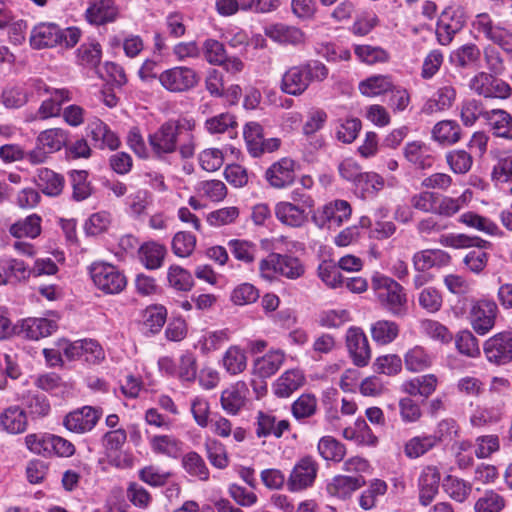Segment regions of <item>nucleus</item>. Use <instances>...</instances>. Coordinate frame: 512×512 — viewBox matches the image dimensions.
Here are the masks:
<instances>
[{
  "label": "nucleus",
  "mask_w": 512,
  "mask_h": 512,
  "mask_svg": "<svg viewBox=\"0 0 512 512\" xmlns=\"http://www.w3.org/2000/svg\"><path fill=\"white\" fill-rule=\"evenodd\" d=\"M182 464L190 475L198 477L202 481L209 479V470L204 459L198 453L194 451L187 453L182 459Z\"/></svg>",
  "instance_id": "57"
},
{
  "label": "nucleus",
  "mask_w": 512,
  "mask_h": 512,
  "mask_svg": "<svg viewBox=\"0 0 512 512\" xmlns=\"http://www.w3.org/2000/svg\"><path fill=\"white\" fill-rule=\"evenodd\" d=\"M265 179L275 189L290 186L295 180V162L290 158H282L273 163L265 172Z\"/></svg>",
  "instance_id": "17"
},
{
  "label": "nucleus",
  "mask_w": 512,
  "mask_h": 512,
  "mask_svg": "<svg viewBox=\"0 0 512 512\" xmlns=\"http://www.w3.org/2000/svg\"><path fill=\"white\" fill-rule=\"evenodd\" d=\"M393 84L390 77L385 75H375L360 82L359 90L365 96H378L392 90Z\"/></svg>",
  "instance_id": "51"
},
{
  "label": "nucleus",
  "mask_w": 512,
  "mask_h": 512,
  "mask_svg": "<svg viewBox=\"0 0 512 512\" xmlns=\"http://www.w3.org/2000/svg\"><path fill=\"white\" fill-rule=\"evenodd\" d=\"M30 275V268L21 260L10 258L0 262V285L23 281Z\"/></svg>",
  "instance_id": "32"
},
{
  "label": "nucleus",
  "mask_w": 512,
  "mask_h": 512,
  "mask_svg": "<svg viewBox=\"0 0 512 512\" xmlns=\"http://www.w3.org/2000/svg\"><path fill=\"white\" fill-rule=\"evenodd\" d=\"M275 215L282 224L294 228L303 226L308 219L307 208L289 201L277 203L275 206Z\"/></svg>",
  "instance_id": "22"
},
{
  "label": "nucleus",
  "mask_w": 512,
  "mask_h": 512,
  "mask_svg": "<svg viewBox=\"0 0 512 512\" xmlns=\"http://www.w3.org/2000/svg\"><path fill=\"white\" fill-rule=\"evenodd\" d=\"M228 247L238 261L245 264H251L255 261L258 249L253 242L244 239H232L228 242Z\"/></svg>",
  "instance_id": "50"
},
{
  "label": "nucleus",
  "mask_w": 512,
  "mask_h": 512,
  "mask_svg": "<svg viewBox=\"0 0 512 512\" xmlns=\"http://www.w3.org/2000/svg\"><path fill=\"white\" fill-rule=\"evenodd\" d=\"M504 505L503 497L491 490L476 501L474 509L475 512H500Z\"/></svg>",
  "instance_id": "64"
},
{
  "label": "nucleus",
  "mask_w": 512,
  "mask_h": 512,
  "mask_svg": "<svg viewBox=\"0 0 512 512\" xmlns=\"http://www.w3.org/2000/svg\"><path fill=\"white\" fill-rule=\"evenodd\" d=\"M244 138L250 154L254 157L261 155V142L264 141L263 128L256 122H250L245 126Z\"/></svg>",
  "instance_id": "58"
},
{
  "label": "nucleus",
  "mask_w": 512,
  "mask_h": 512,
  "mask_svg": "<svg viewBox=\"0 0 512 512\" xmlns=\"http://www.w3.org/2000/svg\"><path fill=\"white\" fill-rule=\"evenodd\" d=\"M118 14L114 0H94L86 10V18L91 24L102 25L112 22Z\"/></svg>",
  "instance_id": "29"
},
{
  "label": "nucleus",
  "mask_w": 512,
  "mask_h": 512,
  "mask_svg": "<svg viewBox=\"0 0 512 512\" xmlns=\"http://www.w3.org/2000/svg\"><path fill=\"white\" fill-rule=\"evenodd\" d=\"M473 26L479 33L484 34L487 39L498 44L503 50L512 52V33L499 25H495L487 13L478 14Z\"/></svg>",
  "instance_id": "12"
},
{
  "label": "nucleus",
  "mask_w": 512,
  "mask_h": 512,
  "mask_svg": "<svg viewBox=\"0 0 512 512\" xmlns=\"http://www.w3.org/2000/svg\"><path fill=\"white\" fill-rule=\"evenodd\" d=\"M437 200L438 193L424 190L410 197V205L420 212L435 214Z\"/></svg>",
  "instance_id": "60"
},
{
  "label": "nucleus",
  "mask_w": 512,
  "mask_h": 512,
  "mask_svg": "<svg viewBox=\"0 0 512 512\" xmlns=\"http://www.w3.org/2000/svg\"><path fill=\"white\" fill-rule=\"evenodd\" d=\"M165 255L166 248L155 242L145 243L139 249V258L142 264L151 270L161 267Z\"/></svg>",
  "instance_id": "42"
},
{
  "label": "nucleus",
  "mask_w": 512,
  "mask_h": 512,
  "mask_svg": "<svg viewBox=\"0 0 512 512\" xmlns=\"http://www.w3.org/2000/svg\"><path fill=\"white\" fill-rule=\"evenodd\" d=\"M437 446L431 434H422L410 438L404 445V454L409 459H417Z\"/></svg>",
  "instance_id": "41"
},
{
  "label": "nucleus",
  "mask_w": 512,
  "mask_h": 512,
  "mask_svg": "<svg viewBox=\"0 0 512 512\" xmlns=\"http://www.w3.org/2000/svg\"><path fill=\"white\" fill-rule=\"evenodd\" d=\"M443 488L445 492L457 502H464L472 490L469 483L451 475L445 478Z\"/></svg>",
  "instance_id": "56"
},
{
  "label": "nucleus",
  "mask_w": 512,
  "mask_h": 512,
  "mask_svg": "<svg viewBox=\"0 0 512 512\" xmlns=\"http://www.w3.org/2000/svg\"><path fill=\"white\" fill-rule=\"evenodd\" d=\"M285 361V354L281 350H273L257 358L253 364V372L261 378L274 375Z\"/></svg>",
  "instance_id": "31"
},
{
  "label": "nucleus",
  "mask_w": 512,
  "mask_h": 512,
  "mask_svg": "<svg viewBox=\"0 0 512 512\" xmlns=\"http://www.w3.org/2000/svg\"><path fill=\"white\" fill-rule=\"evenodd\" d=\"M440 472L435 466H426L419 477V500L424 506L430 504L438 493Z\"/></svg>",
  "instance_id": "23"
},
{
  "label": "nucleus",
  "mask_w": 512,
  "mask_h": 512,
  "mask_svg": "<svg viewBox=\"0 0 512 512\" xmlns=\"http://www.w3.org/2000/svg\"><path fill=\"white\" fill-rule=\"evenodd\" d=\"M42 218L37 214H31L20 219L9 227V233L15 238L35 239L41 234Z\"/></svg>",
  "instance_id": "37"
},
{
  "label": "nucleus",
  "mask_w": 512,
  "mask_h": 512,
  "mask_svg": "<svg viewBox=\"0 0 512 512\" xmlns=\"http://www.w3.org/2000/svg\"><path fill=\"white\" fill-rule=\"evenodd\" d=\"M404 364L410 372H421L432 365V357L423 347L415 346L405 353Z\"/></svg>",
  "instance_id": "47"
},
{
  "label": "nucleus",
  "mask_w": 512,
  "mask_h": 512,
  "mask_svg": "<svg viewBox=\"0 0 512 512\" xmlns=\"http://www.w3.org/2000/svg\"><path fill=\"white\" fill-rule=\"evenodd\" d=\"M354 53L360 62L367 65L386 63L390 59L388 51L380 46L356 45Z\"/></svg>",
  "instance_id": "46"
},
{
  "label": "nucleus",
  "mask_w": 512,
  "mask_h": 512,
  "mask_svg": "<svg viewBox=\"0 0 512 512\" xmlns=\"http://www.w3.org/2000/svg\"><path fill=\"white\" fill-rule=\"evenodd\" d=\"M194 123L188 120H169L163 123L154 133L149 135V144L152 151L162 157L176 151L178 140L183 136L184 130L192 131Z\"/></svg>",
  "instance_id": "3"
},
{
  "label": "nucleus",
  "mask_w": 512,
  "mask_h": 512,
  "mask_svg": "<svg viewBox=\"0 0 512 512\" xmlns=\"http://www.w3.org/2000/svg\"><path fill=\"white\" fill-rule=\"evenodd\" d=\"M458 222L467 226L468 228L474 229L487 235L498 234V227L494 222L473 211H468L461 214L458 218Z\"/></svg>",
  "instance_id": "45"
},
{
  "label": "nucleus",
  "mask_w": 512,
  "mask_h": 512,
  "mask_svg": "<svg viewBox=\"0 0 512 512\" xmlns=\"http://www.w3.org/2000/svg\"><path fill=\"white\" fill-rule=\"evenodd\" d=\"M319 470L318 462L312 456L300 458L287 479V487L291 492H298L311 487Z\"/></svg>",
  "instance_id": "8"
},
{
  "label": "nucleus",
  "mask_w": 512,
  "mask_h": 512,
  "mask_svg": "<svg viewBox=\"0 0 512 512\" xmlns=\"http://www.w3.org/2000/svg\"><path fill=\"white\" fill-rule=\"evenodd\" d=\"M399 334V326L389 320H379L371 326L372 339L381 345L391 343Z\"/></svg>",
  "instance_id": "48"
},
{
  "label": "nucleus",
  "mask_w": 512,
  "mask_h": 512,
  "mask_svg": "<svg viewBox=\"0 0 512 512\" xmlns=\"http://www.w3.org/2000/svg\"><path fill=\"white\" fill-rule=\"evenodd\" d=\"M102 416V409L92 406H83L68 413L64 420V426L75 433L91 431Z\"/></svg>",
  "instance_id": "11"
},
{
  "label": "nucleus",
  "mask_w": 512,
  "mask_h": 512,
  "mask_svg": "<svg viewBox=\"0 0 512 512\" xmlns=\"http://www.w3.org/2000/svg\"><path fill=\"white\" fill-rule=\"evenodd\" d=\"M387 491V484L379 479L373 480L369 487L364 490L359 497V506L363 510H370L376 506L379 496H382Z\"/></svg>",
  "instance_id": "55"
},
{
  "label": "nucleus",
  "mask_w": 512,
  "mask_h": 512,
  "mask_svg": "<svg viewBox=\"0 0 512 512\" xmlns=\"http://www.w3.org/2000/svg\"><path fill=\"white\" fill-rule=\"evenodd\" d=\"M472 199V191L466 189L458 197H450L438 194L436 213L442 217H452L463 209Z\"/></svg>",
  "instance_id": "33"
},
{
  "label": "nucleus",
  "mask_w": 512,
  "mask_h": 512,
  "mask_svg": "<svg viewBox=\"0 0 512 512\" xmlns=\"http://www.w3.org/2000/svg\"><path fill=\"white\" fill-rule=\"evenodd\" d=\"M432 135L437 142L452 145L459 141L461 128L455 121L443 120L434 126Z\"/></svg>",
  "instance_id": "44"
},
{
  "label": "nucleus",
  "mask_w": 512,
  "mask_h": 512,
  "mask_svg": "<svg viewBox=\"0 0 512 512\" xmlns=\"http://www.w3.org/2000/svg\"><path fill=\"white\" fill-rule=\"evenodd\" d=\"M380 304L392 315L402 317L407 313V296L402 285L394 279L376 274L371 280Z\"/></svg>",
  "instance_id": "2"
},
{
  "label": "nucleus",
  "mask_w": 512,
  "mask_h": 512,
  "mask_svg": "<svg viewBox=\"0 0 512 512\" xmlns=\"http://www.w3.org/2000/svg\"><path fill=\"white\" fill-rule=\"evenodd\" d=\"M486 360L495 366H504L512 362V332L504 331L488 338L483 344Z\"/></svg>",
  "instance_id": "7"
},
{
  "label": "nucleus",
  "mask_w": 512,
  "mask_h": 512,
  "mask_svg": "<svg viewBox=\"0 0 512 512\" xmlns=\"http://www.w3.org/2000/svg\"><path fill=\"white\" fill-rule=\"evenodd\" d=\"M248 395V385L244 381H237L222 391L221 407L229 415H237L246 405Z\"/></svg>",
  "instance_id": "16"
},
{
  "label": "nucleus",
  "mask_w": 512,
  "mask_h": 512,
  "mask_svg": "<svg viewBox=\"0 0 512 512\" xmlns=\"http://www.w3.org/2000/svg\"><path fill=\"white\" fill-rule=\"evenodd\" d=\"M497 305L492 300H479L475 302L470 311L473 329L480 335L488 333L495 324Z\"/></svg>",
  "instance_id": "13"
},
{
  "label": "nucleus",
  "mask_w": 512,
  "mask_h": 512,
  "mask_svg": "<svg viewBox=\"0 0 512 512\" xmlns=\"http://www.w3.org/2000/svg\"><path fill=\"white\" fill-rule=\"evenodd\" d=\"M289 427L290 424L287 420L276 421L274 415L262 411L257 414L255 433L259 438L268 436L280 438Z\"/></svg>",
  "instance_id": "27"
},
{
  "label": "nucleus",
  "mask_w": 512,
  "mask_h": 512,
  "mask_svg": "<svg viewBox=\"0 0 512 512\" xmlns=\"http://www.w3.org/2000/svg\"><path fill=\"white\" fill-rule=\"evenodd\" d=\"M480 55L481 52L476 45L466 44L451 53L450 61L456 67L467 68L477 63Z\"/></svg>",
  "instance_id": "49"
},
{
  "label": "nucleus",
  "mask_w": 512,
  "mask_h": 512,
  "mask_svg": "<svg viewBox=\"0 0 512 512\" xmlns=\"http://www.w3.org/2000/svg\"><path fill=\"white\" fill-rule=\"evenodd\" d=\"M35 182L45 195L51 197L59 196L65 186L64 177L49 168L38 169Z\"/></svg>",
  "instance_id": "30"
},
{
  "label": "nucleus",
  "mask_w": 512,
  "mask_h": 512,
  "mask_svg": "<svg viewBox=\"0 0 512 512\" xmlns=\"http://www.w3.org/2000/svg\"><path fill=\"white\" fill-rule=\"evenodd\" d=\"M318 451L325 460L340 462L343 460L345 446L331 436L322 437L318 443Z\"/></svg>",
  "instance_id": "53"
},
{
  "label": "nucleus",
  "mask_w": 512,
  "mask_h": 512,
  "mask_svg": "<svg viewBox=\"0 0 512 512\" xmlns=\"http://www.w3.org/2000/svg\"><path fill=\"white\" fill-rule=\"evenodd\" d=\"M464 24L465 20L461 12H443L436 27V35L439 43L441 45L450 44L455 34L463 28Z\"/></svg>",
  "instance_id": "20"
},
{
  "label": "nucleus",
  "mask_w": 512,
  "mask_h": 512,
  "mask_svg": "<svg viewBox=\"0 0 512 512\" xmlns=\"http://www.w3.org/2000/svg\"><path fill=\"white\" fill-rule=\"evenodd\" d=\"M329 75L328 68L320 61H309L288 68L282 76L280 89L282 92L300 96L313 81L322 82Z\"/></svg>",
  "instance_id": "1"
},
{
  "label": "nucleus",
  "mask_w": 512,
  "mask_h": 512,
  "mask_svg": "<svg viewBox=\"0 0 512 512\" xmlns=\"http://www.w3.org/2000/svg\"><path fill=\"white\" fill-rule=\"evenodd\" d=\"M399 415L405 424L418 422L423 415L422 409L417 401L411 397H403L398 402Z\"/></svg>",
  "instance_id": "63"
},
{
  "label": "nucleus",
  "mask_w": 512,
  "mask_h": 512,
  "mask_svg": "<svg viewBox=\"0 0 512 512\" xmlns=\"http://www.w3.org/2000/svg\"><path fill=\"white\" fill-rule=\"evenodd\" d=\"M419 307L428 314L439 312L443 306V296L439 289L433 286L423 287L416 294Z\"/></svg>",
  "instance_id": "40"
},
{
  "label": "nucleus",
  "mask_w": 512,
  "mask_h": 512,
  "mask_svg": "<svg viewBox=\"0 0 512 512\" xmlns=\"http://www.w3.org/2000/svg\"><path fill=\"white\" fill-rule=\"evenodd\" d=\"M101 56V46L98 43H84L77 49V62L84 67L96 68Z\"/></svg>",
  "instance_id": "54"
},
{
  "label": "nucleus",
  "mask_w": 512,
  "mask_h": 512,
  "mask_svg": "<svg viewBox=\"0 0 512 512\" xmlns=\"http://www.w3.org/2000/svg\"><path fill=\"white\" fill-rule=\"evenodd\" d=\"M69 140V131L54 127L41 131L36 142L41 147H44L50 154L60 151L63 147H66Z\"/></svg>",
  "instance_id": "34"
},
{
  "label": "nucleus",
  "mask_w": 512,
  "mask_h": 512,
  "mask_svg": "<svg viewBox=\"0 0 512 512\" xmlns=\"http://www.w3.org/2000/svg\"><path fill=\"white\" fill-rule=\"evenodd\" d=\"M405 158L420 169H427L433 165L434 158L430 149L422 142L407 143L404 149Z\"/></svg>",
  "instance_id": "36"
},
{
  "label": "nucleus",
  "mask_w": 512,
  "mask_h": 512,
  "mask_svg": "<svg viewBox=\"0 0 512 512\" xmlns=\"http://www.w3.org/2000/svg\"><path fill=\"white\" fill-rule=\"evenodd\" d=\"M305 382V377L299 369L285 371L273 384V392L279 398H288Z\"/></svg>",
  "instance_id": "28"
},
{
  "label": "nucleus",
  "mask_w": 512,
  "mask_h": 512,
  "mask_svg": "<svg viewBox=\"0 0 512 512\" xmlns=\"http://www.w3.org/2000/svg\"><path fill=\"white\" fill-rule=\"evenodd\" d=\"M450 255L441 249H425L416 252L412 261L417 272H425L433 267L446 266L450 263Z\"/></svg>",
  "instance_id": "25"
},
{
  "label": "nucleus",
  "mask_w": 512,
  "mask_h": 512,
  "mask_svg": "<svg viewBox=\"0 0 512 512\" xmlns=\"http://www.w3.org/2000/svg\"><path fill=\"white\" fill-rule=\"evenodd\" d=\"M90 274L95 286L107 294H118L127 285L124 274L109 263H93L90 267Z\"/></svg>",
  "instance_id": "5"
},
{
  "label": "nucleus",
  "mask_w": 512,
  "mask_h": 512,
  "mask_svg": "<svg viewBox=\"0 0 512 512\" xmlns=\"http://www.w3.org/2000/svg\"><path fill=\"white\" fill-rule=\"evenodd\" d=\"M60 42V27L55 23L42 22L31 30L30 44L35 49L54 47Z\"/></svg>",
  "instance_id": "21"
},
{
  "label": "nucleus",
  "mask_w": 512,
  "mask_h": 512,
  "mask_svg": "<svg viewBox=\"0 0 512 512\" xmlns=\"http://www.w3.org/2000/svg\"><path fill=\"white\" fill-rule=\"evenodd\" d=\"M158 79L160 84L170 92H185L194 88L200 77L192 68L177 66L163 71Z\"/></svg>",
  "instance_id": "9"
},
{
  "label": "nucleus",
  "mask_w": 512,
  "mask_h": 512,
  "mask_svg": "<svg viewBox=\"0 0 512 512\" xmlns=\"http://www.w3.org/2000/svg\"><path fill=\"white\" fill-rule=\"evenodd\" d=\"M33 88L39 96L48 95L53 103L60 106L61 111L62 105L72 100V93L69 89L50 87L42 80H35Z\"/></svg>",
  "instance_id": "52"
},
{
  "label": "nucleus",
  "mask_w": 512,
  "mask_h": 512,
  "mask_svg": "<svg viewBox=\"0 0 512 512\" xmlns=\"http://www.w3.org/2000/svg\"><path fill=\"white\" fill-rule=\"evenodd\" d=\"M365 483V478L361 475H337L327 484L326 490L330 496L347 500L352 497L355 491L363 487Z\"/></svg>",
  "instance_id": "19"
},
{
  "label": "nucleus",
  "mask_w": 512,
  "mask_h": 512,
  "mask_svg": "<svg viewBox=\"0 0 512 512\" xmlns=\"http://www.w3.org/2000/svg\"><path fill=\"white\" fill-rule=\"evenodd\" d=\"M484 118L488 121L496 136L512 139V117L509 113L495 109L485 112Z\"/></svg>",
  "instance_id": "38"
},
{
  "label": "nucleus",
  "mask_w": 512,
  "mask_h": 512,
  "mask_svg": "<svg viewBox=\"0 0 512 512\" xmlns=\"http://www.w3.org/2000/svg\"><path fill=\"white\" fill-rule=\"evenodd\" d=\"M57 328L54 320L29 317L16 324V334L30 340H39L50 336Z\"/></svg>",
  "instance_id": "15"
},
{
  "label": "nucleus",
  "mask_w": 512,
  "mask_h": 512,
  "mask_svg": "<svg viewBox=\"0 0 512 512\" xmlns=\"http://www.w3.org/2000/svg\"><path fill=\"white\" fill-rule=\"evenodd\" d=\"M351 214V205L339 199L319 208L313 215V221L319 228L337 229L350 219Z\"/></svg>",
  "instance_id": "6"
},
{
  "label": "nucleus",
  "mask_w": 512,
  "mask_h": 512,
  "mask_svg": "<svg viewBox=\"0 0 512 512\" xmlns=\"http://www.w3.org/2000/svg\"><path fill=\"white\" fill-rule=\"evenodd\" d=\"M259 272L267 280H273L276 275L297 279L304 274L305 268L296 257L271 253L260 261Z\"/></svg>",
  "instance_id": "4"
},
{
  "label": "nucleus",
  "mask_w": 512,
  "mask_h": 512,
  "mask_svg": "<svg viewBox=\"0 0 512 512\" xmlns=\"http://www.w3.org/2000/svg\"><path fill=\"white\" fill-rule=\"evenodd\" d=\"M346 345L356 366L364 367L368 364L371 351L368 339L361 328L350 327L347 330Z\"/></svg>",
  "instance_id": "14"
},
{
  "label": "nucleus",
  "mask_w": 512,
  "mask_h": 512,
  "mask_svg": "<svg viewBox=\"0 0 512 512\" xmlns=\"http://www.w3.org/2000/svg\"><path fill=\"white\" fill-rule=\"evenodd\" d=\"M456 99V89L450 83L440 86L434 95L426 101L423 112L432 114L451 108Z\"/></svg>",
  "instance_id": "26"
},
{
  "label": "nucleus",
  "mask_w": 512,
  "mask_h": 512,
  "mask_svg": "<svg viewBox=\"0 0 512 512\" xmlns=\"http://www.w3.org/2000/svg\"><path fill=\"white\" fill-rule=\"evenodd\" d=\"M90 133L92 139L100 147H108L111 150H115L120 145V140L114 132L101 120H95L90 125Z\"/></svg>",
  "instance_id": "43"
},
{
  "label": "nucleus",
  "mask_w": 512,
  "mask_h": 512,
  "mask_svg": "<svg viewBox=\"0 0 512 512\" xmlns=\"http://www.w3.org/2000/svg\"><path fill=\"white\" fill-rule=\"evenodd\" d=\"M155 454L177 458L182 451V442L172 435H155L149 440Z\"/></svg>",
  "instance_id": "39"
},
{
  "label": "nucleus",
  "mask_w": 512,
  "mask_h": 512,
  "mask_svg": "<svg viewBox=\"0 0 512 512\" xmlns=\"http://www.w3.org/2000/svg\"><path fill=\"white\" fill-rule=\"evenodd\" d=\"M264 34L280 45H299L305 40L303 31L295 26L284 23L269 24L264 27Z\"/></svg>",
  "instance_id": "18"
},
{
  "label": "nucleus",
  "mask_w": 512,
  "mask_h": 512,
  "mask_svg": "<svg viewBox=\"0 0 512 512\" xmlns=\"http://www.w3.org/2000/svg\"><path fill=\"white\" fill-rule=\"evenodd\" d=\"M88 173L85 170H72L70 180L73 188V199L82 201L91 195L92 189L87 181Z\"/></svg>",
  "instance_id": "59"
},
{
  "label": "nucleus",
  "mask_w": 512,
  "mask_h": 512,
  "mask_svg": "<svg viewBox=\"0 0 512 512\" xmlns=\"http://www.w3.org/2000/svg\"><path fill=\"white\" fill-rule=\"evenodd\" d=\"M469 86L471 90L485 98L506 99L511 94V88L505 81L485 72L475 75Z\"/></svg>",
  "instance_id": "10"
},
{
  "label": "nucleus",
  "mask_w": 512,
  "mask_h": 512,
  "mask_svg": "<svg viewBox=\"0 0 512 512\" xmlns=\"http://www.w3.org/2000/svg\"><path fill=\"white\" fill-rule=\"evenodd\" d=\"M446 161L456 174H466L472 167L473 158L465 150H453L447 153Z\"/></svg>",
  "instance_id": "61"
},
{
  "label": "nucleus",
  "mask_w": 512,
  "mask_h": 512,
  "mask_svg": "<svg viewBox=\"0 0 512 512\" xmlns=\"http://www.w3.org/2000/svg\"><path fill=\"white\" fill-rule=\"evenodd\" d=\"M0 424L10 434L23 433L27 428V416L19 406H11L3 411Z\"/></svg>",
  "instance_id": "35"
},
{
  "label": "nucleus",
  "mask_w": 512,
  "mask_h": 512,
  "mask_svg": "<svg viewBox=\"0 0 512 512\" xmlns=\"http://www.w3.org/2000/svg\"><path fill=\"white\" fill-rule=\"evenodd\" d=\"M438 379L434 374L417 376L402 382L400 390L409 396H421L427 399L437 387Z\"/></svg>",
  "instance_id": "24"
},
{
  "label": "nucleus",
  "mask_w": 512,
  "mask_h": 512,
  "mask_svg": "<svg viewBox=\"0 0 512 512\" xmlns=\"http://www.w3.org/2000/svg\"><path fill=\"white\" fill-rule=\"evenodd\" d=\"M167 278L170 286L179 291H188L193 286L191 274L178 265L169 267Z\"/></svg>",
  "instance_id": "62"
}]
</instances>
